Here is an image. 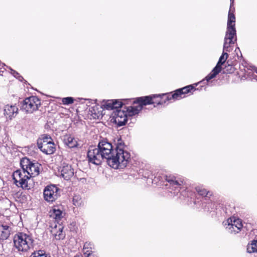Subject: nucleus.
Instances as JSON below:
<instances>
[{"mask_svg": "<svg viewBox=\"0 0 257 257\" xmlns=\"http://www.w3.org/2000/svg\"><path fill=\"white\" fill-rule=\"evenodd\" d=\"M97 148L104 160L106 159L108 165L113 168L125 167L130 160V153L124 150V146L121 143L117 144L113 150L111 143L102 140L99 142Z\"/></svg>", "mask_w": 257, "mask_h": 257, "instance_id": "nucleus-1", "label": "nucleus"}, {"mask_svg": "<svg viewBox=\"0 0 257 257\" xmlns=\"http://www.w3.org/2000/svg\"><path fill=\"white\" fill-rule=\"evenodd\" d=\"M23 171L18 170L15 171L13 175L15 184L17 186H20L23 188L30 189V187L28 185V180L32 177L31 172L32 167V162L27 158H23L21 161Z\"/></svg>", "mask_w": 257, "mask_h": 257, "instance_id": "nucleus-2", "label": "nucleus"}, {"mask_svg": "<svg viewBox=\"0 0 257 257\" xmlns=\"http://www.w3.org/2000/svg\"><path fill=\"white\" fill-rule=\"evenodd\" d=\"M14 246L21 251H27L32 243L31 237L27 234L19 232L15 235L13 238Z\"/></svg>", "mask_w": 257, "mask_h": 257, "instance_id": "nucleus-3", "label": "nucleus"}, {"mask_svg": "<svg viewBox=\"0 0 257 257\" xmlns=\"http://www.w3.org/2000/svg\"><path fill=\"white\" fill-rule=\"evenodd\" d=\"M37 145L39 149L47 155H52L56 151L55 145L52 138L47 135L42 136L37 140Z\"/></svg>", "mask_w": 257, "mask_h": 257, "instance_id": "nucleus-4", "label": "nucleus"}, {"mask_svg": "<svg viewBox=\"0 0 257 257\" xmlns=\"http://www.w3.org/2000/svg\"><path fill=\"white\" fill-rule=\"evenodd\" d=\"M197 84L195 83L193 85H189L181 88L177 89L172 92L167 93V98L168 101L179 100L184 98L187 94H192L197 89L194 85L197 86Z\"/></svg>", "mask_w": 257, "mask_h": 257, "instance_id": "nucleus-5", "label": "nucleus"}, {"mask_svg": "<svg viewBox=\"0 0 257 257\" xmlns=\"http://www.w3.org/2000/svg\"><path fill=\"white\" fill-rule=\"evenodd\" d=\"M167 97V93H165L142 96L140 98V99L145 105L154 104L155 106L159 104H163L168 101Z\"/></svg>", "mask_w": 257, "mask_h": 257, "instance_id": "nucleus-6", "label": "nucleus"}, {"mask_svg": "<svg viewBox=\"0 0 257 257\" xmlns=\"http://www.w3.org/2000/svg\"><path fill=\"white\" fill-rule=\"evenodd\" d=\"M228 55L226 52H223L220 57L216 66L213 69L211 72L205 78L207 82H209L211 79L215 77L221 71L222 65L226 62Z\"/></svg>", "mask_w": 257, "mask_h": 257, "instance_id": "nucleus-7", "label": "nucleus"}, {"mask_svg": "<svg viewBox=\"0 0 257 257\" xmlns=\"http://www.w3.org/2000/svg\"><path fill=\"white\" fill-rule=\"evenodd\" d=\"M87 158L89 162L95 165H100L104 159L99 149L97 148L90 147L87 152Z\"/></svg>", "mask_w": 257, "mask_h": 257, "instance_id": "nucleus-8", "label": "nucleus"}, {"mask_svg": "<svg viewBox=\"0 0 257 257\" xmlns=\"http://www.w3.org/2000/svg\"><path fill=\"white\" fill-rule=\"evenodd\" d=\"M236 41V36L235 28H227V31L224 38L223 50L229 51V47L231 45L234 44Z\"/></svg>", "mask_w": 257, "mask_h": 257, "instance_id": "nucleus-9", "label": "nucleus"}, {"mask_svg": "<svg viewBox=\"0 0 257 257\" xmlns=\"http://www.w3.org/2000/svg\"><path fill=\"white\" fill-rule=\"evenodd\" d=\"M59 190L55 185L47 186L44 190L45 199L49 202L55 201L59 196Z\"/></svg>", "mask_w": 257, "mask_h": 257, "instance_id": "nucleus-10", "label": "nucleus"}, {"mask_svg": "<svg viewBox=\"0 0 257 257\" xmlns=\"http://www.w3.org/2000/svg\"><path fill=\"white\" fill-rule=\"evenodd\" d=\"M140 98L141 97L133 99L132 105L125 108L126 109L125 111L128 116H133L138 114L142 110L143 106H145L141 102Z\"/></svg>", "mask_w": 257, "mask_h": 257, "instance_id": "nucleus-11", "label": "nucleus"}, {"mask_svg": "<svg viewBox=\"0 0 257 257\" xmlns=\"http://www.w3.org/2000/svg\"><path fill=\"white\" fill-rule=\"evenodd\" d=\"M165 180L169 183L171 187H174L175 189H181V186L186 184V182L183 177H177L173 175H166Z\"/></svg>", "mask_w": 257, "mask_h": 257, "instance_id": "nucleus-12", "label": "nucleus"}, {"mask_svg": "<svg viewBox=\"0 0 257 257\" xmlns=\"http://www.w3.org/2000/svg\"><path fill=\"white\" fill-rule=\"evenodd\" d=\"M242 227L243 225L241 219L232 217L230 218V223L228 222L227 228L230 233L235 234L241 231Z\"/></svg>", "mask_w": 257, "mask_h": 257, "instance_id": "nucleus-13", "label": "nucleus"}, {"mask_svg": "<svg viewBox=\"0 0 257 257\" xmlns=\"http://www.w3.org/2000/svg\"><path fill=\"white\" fill-rule=\"evenodd\" d=\"M59 170L61 176L65 180H68L74 175V169L69 164L63 163Z\"/></svg>", "mask_w": 257, "mask_h": 257, "instance_id": "nucleus-14", "label": "nucleus"}, {"mask_svg": "<svg viewBox=\"0 0 257 257\" xmlns=\"http://www.w3.org/2000/svg\"><path fill=\"white\" fill-rule=\"evenodd\" d=\"M127 114L124 110H117L114 116V122L118 126L125 124L127 121Z\"/></svg>", "mask_w": 257, "mask_h": 257, "instance_id": "nucleus-15", "label": "nucleus"}, {"mask_svg": "<svg viewBox=\"0 0 257 257\" xmlns=\"http://www.w3.org/2000/svg\"><path fill=\"white\" fill-rule=\"evenodd\" d=\"M4 115L7 118L12 119L18 112V108L15 105H7L4 107Z\"/></svg>", "mask_w": 257, "mask_h": 257, "instance_id": "nucleus-16", "label": "nucleus"}, {"mask_svg": "<svg viewBox=\"0 0 257 257\" xmlns=\"http://www.w3.org/2000/svg\"><path fill=\"white\" fill-rule=\"evenodd\" d=\"M64 227L59 223L56 224L55 227L51 230V233L57 240L63 239L65 237V233L63 232Z\"/></svg>", "mask_w": 257, "mask_h": 257, "instance_id": "nucleus-17", "label": "nucleus"}, {"mask_svg": "<svg viewBox=\"0 0 257 257\" xmlns=\"http://www.w3.org/2000/svg\"><path fill=\"white\" fill-rule=\"evenodd\" d=\"M63 212L58 206H54L50 211V216L55 219L56 222L59 224L60 220L63 217Z\"/></svg>", "mask_w": 257, "mask_h": 257, "instance_id": "nucleus-18", "label": "nucleus"}, {"mask_svg": "<svg viewBox=\"0 0 257 257\" xmlns=\"http://www.w3.org/2000/svg\"><path fill=\"white\" fill-rule=\"evenodd\" d=\"M11 227L7 225L0 224V239L6 240L10 235Z\"/></svg>", "mask_w": 257, "mask_h": 257, "instance_id": "nucleus-19", "label": "nucleus"}, {"mask_svg": "<svg viewBox=\"0 0 257 257\" xmlns=\"http://www.w3.org/2000/svg\"><path fill=\"white\" fill-rule=\"evenodd\" d=\"M64 142L65 144L70 148H73L78 146L77 141L70 135H66L64 136Z\"/></svg>", "mask_w": 257, "mask_h": 257, "instance_id": "nucleus-20", "label": "nucleus"}, {"mask_svg": "<svg viewBox=\"0 0 257 257\" xmlns=\"http://www.w3.org/2000/svg\"><path fill=\"white\" fill-rule=\"evenodd\" d=\"M195 189L198 194L203 197L209 199L213 195V193L211 191L207 190L202 186H197Z\"/></svg>", "mask_w": 257, "mask_h": 257, "instance_id": "nucleus-21", "label": "nucleus"}, {"mask_svg": "<svg viewBox=\"0 0 257 257\" xmlns=\"http://www.w3.org/2000/svg\"><path fill=\"white\" fill-rule=\"evenodd\" d=\"M32 108V102L31 100V96L25 98L23 101L21 106V109L26 112H30Z\"/></svg>", "mask_w": 257, "mask_h": 257, "instance_id": "nucleus-22", "label": "nucleus"}, {"mask_svg": "<svg viewBox=\"0 0 257 257\" xmlns=\"http://www.w3.org/2000/svg\"><path fill=\"white\" fill-rule=\"evenodd\" d=\"M93 248V244L92 242L86 241L84 243L83 247V253L87 255L93 254L92 249Z\"/></svg>", "mask_w": 257, "mask_h": 257, "instance_id": "nucleus-23", "label": "nucleus"}, {"mask_svg": "<svg viewBox=\"0 0 257 257\" xmlns=\"http://www.w3.org/2000/svg\"><path fill=\"white\" fill-rule=\"evenodd\" d=\"M235 17L234 14H228L227 28H235Z\"/></svg>", "mask_w": 257, "mask_h": 257, "instance_id": "nucleus-24", "label": "nucleus"}, {"mask_svg": "<svg viewBox=\"0 0 257 257\" xmlns=\"http://www.w3.org/2000/svg\"><path fill=\"white\" fill-rule=\"evenodd\" d=\"M247 251L249 253L257 252V240H253L247 245Z\"/></svg>", "mask_w": 257, "mask_h": 257, "instance_id": "nucleus-25", "label": "nucleus"}, {"mask_svg": "<svg viewBox=\"0 0 257 257\" xmlns=\"http://www.w3.org/2000/svg\"><path fill=\"white\" fill-rule=\"evenodd\" d=\"M235 71L234 67L229 63V61H227L226 65L223 70V73L225 74H232Z\"/></svg>", "mask_w": 257, "mask_h": 257, "instance_id": "nucleus-26", "label": "nucleus"}, {"mask_svg": "<svg viewBox=\"0 0 257 257\" xmlns=\"http://www.w3.org/2000/svg\"><path fill=\"white\" fill-rule=\"evenodd\" d=\"M113 100H107L103 102L102 107L107 110H112L113 107Z\"/></svg>", "mask_w": 257, "mask_h": 257, "instance_id": "nucleus-27", "label": "nucleus"}, {"mask_svg": "<svg viewBox=\"0 0 257 257\" xmlns=\"http://www.w3.org/2000/svg\"><path fill=\"white\" fill-rule=\"evenodd\" d=\"M73 204L77 207L81 206L83 204V201L79 195H75L73 197Z\"/></svg>", "mask_w": 257, "mask_h": 257, "instance_id": "nucleus-28", "label": "nucleus"}, {"mask_svg": "<svg viewBox=\"0 0 257 257\" xmlns=\"http://www.w3.org/2000/svg\"><path fill=\"white\" fill-rule=\"evenodd\" d=\"M41 106V100L38 97L33 96V110H38Z\"/></svg>", "mask_w": 257, "mask_h": 257, "instance_id": "nucleus-29", "label": "nucleus"}, {"mask_svg": "<svg viewBox=\"0 0 257 257\" xmlns=\"http://www.w3.org/2000/svg\"><path fill=\"white\" fill-rule=\"evenodd\" d=\"M33 168H34L33 174H35V176H38L40 174L41 170H42L41 164L38 163H33Z\"/></svg>", "mask_w": 257, "mask_h": 257, "instance_id": "nucleus-30", "label": "nucleus"}, {"mask_svg": "<svg viewBox=\"0 0 257 257\" xmlns=\"http://www.w3.org/2000/svg\"><path fill=\"white\" fill-rule=\"evenodd\" d=\"M74 99L72 97H67L63 98L62 102L64 105H69L74 103Z\"/></svg>", "mask_w": 257, "mask_h": 257, "instance_id": "nucleus-31", "label": "nucleus"}, {"mask_svg": "<svg viewBox=\"0 0 257 257\" xmlns=\"http://www.w3.org/2000/svg\"><path fill=\"white\" fill-rule=\"evenodd\" d=\"M113 109H116L117 110L118 108H120L122 106V105L124 104V103H123L121 100H113Z\"/></svg>", "mask_w": 257, "mask_h": 257, "instance_id": "nucleus-32", "label": "nucleus"}, {"mask_svg": "<svg viewBox=\"0 0 257 257\" xmlns=\"http://www.w3.org/2000/svg\"><path fill=\"white\" fill-rule=\"evenodd\" d=\"M231 3L228 14H234L235 12V8L233 7L234 0H230Z\"/></svg>", "mask_w": 257, "mask_h": 257, "instance_id": "nucleus-33", "label": "nucleus"}, {"mask_svg": "<svg viewBox=\"0 0 257 257\" xmlns=\"http://www.w3.org/2000/svg\"><path fill=\"white\" fill-rule=\"evenodd\" d=\"M86 256V257H94V255H93V254H92V255H87Z\"/></svg>", "mask_w": 257, "mask_h": 257, "instance_id": "nucleus-34", "label": "nucleus"}]
</instances>
